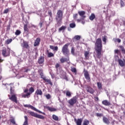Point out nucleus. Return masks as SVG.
Returning a JSON list of instances; mask_svg holds the SVG:
<instances>
[{
    "mask_svg": "<svg viewBox=\"0 0 125 125\" xmlns=\"http://www.w3.org/2000/svg\"><path fill=\"white\" fill-rule=\"evenodd\" d=\"M103 122L104 124H106V125H109V124H110V121L105 116L103 117Z\"/></svg>",
    "mask_w": 125,
    "mask_h": 125,
    "instance_id": "a211bd4d",
    "label": "nucleus"
},
{
    "mask_svg": "<svg viewBox=\"0 0 125 125\" xmlns=\"http://www.w3.org/2000/svg\"><path fill=\"white\" fill-rule=\"evenodd\" d=\"M35 94H36V95H40V96H42V89H37L35 91Z\"/></svg>",
    "mask_w": 125,
    "mask_h": 125,
    "instance_id": "412c9836",
    "label": "nucleus"
},
{
    "mask_svg": "<svg viewBox=\"0 0 125 125\" xmlns=\"http://www.w3.org/2000/svg\"><path fill=\"white\" fill-rule=\"evenodd\" d=\"M39 64H42L44 62V57L41 56L38 61Z\"/></svg>",
    "mask_w": 125,
    "mask_h": 125,
    "instance_id": "6ab92c4d",
    "label": "nucleus"
},
{
    "mask_svg": "<svg viewBox=\"0 0 125 125\" xmlns=\"http://www.w3.org/2000/svg\"><path fill=\"white\" fill-rule=\"evenodd\" d=\"M12 42V39H9L6 40L5 41V43L6 44H9V43H11Z\"/></svg>",
    "mask_w": 125,
    "mask_h": 125,
    "instance_id": "72a5a7b5",
    "label": "nucleus"
},
{
    "mask_svg": "<svg viewBox=\"0 0 125 125\" xmlns=\"http://www.w3.org/2000/svg\"><path fill=\"white\" fill-rule=\"evenodd\" d=\"M102 103L103 105H104V106H110V105H111V103L107 100L103 101Z\"/></svg>",
    "mask_w": 125,
    "mask_h": 125,
    "instance_id": "2eb2a0df",
    "label": "nucleus"
},
{
    "mask_svg": "<svg viewBox=\"0 0 125 125\" xmlns=\"http://www.w3.org/2000/svg\"><path fill=\"white\" fill-rule=\"evenodd\" d=\"M47 57H48L50 58V57H54V54H53V53H52L51 52H49L48 50H47Z\"/></svg>",
    "mask_w": 125,
    "mask_h": 125,
    "instance_id": "7c9ffc66",
    "label": "nucleus"
},
{
    "mask_svg": "<svg viewBox=\"0 0 125 125\" xmlns=\"http://www.w3.org/2000/svg\"><path fill=\"white\" fill-rule=\"evenodd\" d=\"M115 53H116V54H119V53L120 52V50L118 49H116L114 51Z\"/></svg>",
    "mask_w": 125,
    "mask_h": 125,
    "instance_id": "6e6d98bb",
    "label": "nucleus"
},
{
    "mask_svg": "<svg viewBox=\"0 0 125 125\" xmlns=\"http://www.w3.org/2000/svg\"><path fill=\"white\" fill-rule=\"evenodd\" d=\"M45 96L47 99H50L51 98V96H50V94H49L45 95Z\"/></svg>",
    "mask_w": 125,
    "mask_h": 125,
    "instance_id": "09e8293b",
    "label": "nucleus"
},
{
    "mask_svg": "<svg viewBox=\"0 0 125 125\" xmlns=\"http://www.w3.org/2000/svg\"><path fill=\"white\" fill-rule=\"evenodd\" d=\"M68 102L70 106H74V105L78 102V96H75L73 97L72 98L68 100Z\"/></svg>",
    "mask_w": 125,
    "mask_h": 125,
    "instance_id": "0eeeda50",
    "label": "nucleus"
},
{
    "mask_svg": "<svg viewBox=\"0 0 125 125\" xmlns=\"http://www.w3.org/2000/svg\"><path fill=\"white\" fill-rule=\"evenodd\" d=\"M44 81H45V83H48L49 84L52 86L53 84H52V82H51V80L48 79H45Z\"/></svg>",
    "mask_w": 125,
    "mask_h": 125,
    "instance_id": "c85d7f7f",
    "label": "nucleus"
},
{
    "mask_svg": "<svg viewBox=\"0 0 125 125\" xmlns=\"http://www.w3.org/2000/svg\"><path fill=\"white\" fill-rule=\"evenodd\" d=\"M81 36L79 35H76L74 37V38L72 39L73 42H77L78 41H80L81 40Z\"/></svg>",
    "mask_w": 125,
    "mask_h": 125,
    "instance_id": "aec40b11",
    "label": "nucleus"
},
{
    "mask_svg": "<svg viewBox=\"0 0 125 125\" xmlns=\"http://www.w3.org/2000/svg\"><path fill=\"white\" fill-rule=\"evenodd\" d=\"M66 28H67L66 26L62 25V27H61L59 29V32H61V31H65V30H66Z\"/></svg>",
    "mask_w": 125,
    "mask_h": 125,
    "instance_id": "c9c22d12",
    "label": "nucleus"
},
{
    "mask_svg": "<svg viewBox=\"0 0 125 125\" xmlns=\"http://www.w3.org/2000/svg\"><path fill=\"white\" fill-rule=\"evenodd\" d=\"M55 19L57 23H61V21L63 19V11L62 10H58Z\"/></svg>",
    "mask_w": 125,
    "mask_h": 125,
    "instance_id": "7ed1b4c3",
    "label": "nucleus"
},
{
    "mask_svg": "<svg viewBox=\"0 0 125 125\" xmlns=\"http://www.w3.org/2000/svg\"><path fill=\"white\" fill-rule=\"evenodd\" d=\"M119 48H120L121 50H122V49H125V47H124V46H123L122 45H120Z\"/></svg>",
    "mask_w": 125,
    "mask_h": 125,
    "instance_id": "4d7b16f0",
    "label": "nucleus"
},
{
    "mask_svg": "<svg viewBox=\"0 0 125 125\" xmlns=\"http://www.w3.org/2000/svg\"><path fill=\"white\" fill-rule=\"evenodd\" d=\"M9 11V8H7V9H5L3 13V14H7V13H8V12Z\"/></svg>",
    "mask_w": 125,
    "mask_h": 125,
    "instance_id": "49530a36",
    "label": "nucleus"
},
{
    "mask_svg": "<svg viewBox=\"0 0 125 125\" xmlns=\"http://www.w3.org/2000/svg\"><path fill=\"white\" fill-rule=\"evenodd\" d=\"M71 54H72L73 55H75V48H74V47H71Z\"/></svg>",
    "mask_w": 125,
    "mask_h": 125,
    "instance_id": "37998d69",
    "label": "nucleus"
},
{
    "mask_svg": "<svg viewBox=\"0 0 125 125\" xmlns=\"http://www.w3.org/2000/svg\"><path fill=\"white\" fill-rule=\"evenodd\" d=\"M21 34V31L19 30H17L15 32L16 36H19Z\"/></svg>",
    "mask_w": 125,
    "mask_h": 125,
    "instance_id": "a19ab883",
    "label": "nucleus"
},
{
    "mask_svg": "<svg viewBox=\"0 0 125 125\" xmlns=\"http://www.w3.org/2000/svg\"><path fill=\"white\" fill-rule=\"evenodd\" d=\"M70 45V43H67L64 44L62 48V52L63 55L67 56L70 54V50L68 46Z\"/></svg>",
    "mask_w": 125,
    "mask_h": 125,
    "instance_id": "f03ea898",
    "label": "nucleus"
},
{
    "mask_svg": "<svg viewBox=\"0 0 125 125\" xmlns=\"http://www.w3.org/2000/svg\"><path fill=\"white\" fill-rule=\"evenodd\" d=\"M120 6L121 7H125V3L124 2V1H123V0H120Z\"/></svg>",
    "mask_w": 125,
    "mask_h": 125,
    "instance_id": "c03bdc74",
    "label": "nucleus"
},
{
    "mask_svg": "<svg viewBox=\"0 0 125 125\" xmlns=\"http://www.w3.org/2000/svg\"><path fill=\"white\" fill-rule=\"evenodd\" d=\"M71 72H72V73H75V74H77V69L75 67L72 68Z\"/></svg>",
    "mask_w": 125,
    "mask_h": 125,
    "instance_id": "a18cd8bd",
    "label": "nucleus"
},
{
    "mask_svg": "<svg viewBox=\"0 0 125 125\" xmlns=\"http://www.w3.org/2000/svg\"><path fill=\"white\" fill-rule=\"evenodd\" d=\"M89 125V121L85 120L83 122V125Z\"/></svg>",
    "mask_w": 125,
    "mask_h": 125,
    "instance_id": "58836bf2",
    "label": "nucleus"
},
{
    "mask_svg": "<svg viewBox=\"0 0 125 125\" xmlns=\"http://www.w3.org/2000/svg\"><path fill=\"white\" fill-rule=\"evenodd\" d=\"M29 92H27L26 94H23L22 95V97L23 98H29L30 97L31 94L33 93L35 91V89L33 87H31L29 90H28Z\"/></svg>",
    "mask_w": 125,
    "mask_h": 125,
    "instance_id": "423d86ee",
    "label": "nucleus"
},
{
    "mask_svg": "<svg viewBox=\"0 0 125 125\" xmlns=\"http://www.w3.org/2000/svg\"><path fill=\"white\" fill-rule=\"evenodd\" d=\"M38 73L40 74V75H42V74H43L42 69H40L38 70Z\"/></svg>",
    "mask_w": 125,
    "mask_h": 125,
    "instance_id": "8fccbe9b",
    "label": "nucleus"
},
{
    "mask_svg": "<svg viewBox=\"0 0 125 125\" xmlns=\"http://www.w3.org/2000/svg\"><path fill=\"white\" fill-rule=\"evenodd\" d=\"M41 79H42L43 80H45L46 79V77L43 75V73L42 74H40Z\"/></svg>",
    "mask_w": 125,
    "mask_h": 125,
    "instance_id": "de8ad7c7",
    "label": "nucleus"
},
{
    "mask_svg": "<svg viewBox=\"0 0 125 125\" xmlns=\"http://www.w3.org/2000/svg\"><path fill=\"white\" fill-rule=\"evenodd\" d=\"M66 95L68 97H71V96H72V94H71V92H70L69 91H66Z\"/></svg>",
    "mask_w": 125,
    "mask_h": 125,
    "instance_id": "4c0bfd02",
    "label": "nucleus"
},
{
    "mask_svg": "<svg viewBox=\"0 0 125 125\" xmlns=\"http://www.w3.org/2000/svg\"><path fill=\"white\" fill-rule=\"evenodd\" d=\"M14 84V83H11L9 84L6 83L5 84H3V85H4L6 87H7V86H10V93L11 95H13V94H14V90H13Z\"/></svg>",
    "mask_w": 125,
    "mask_h": 125,
    "instance_id": "6e6552de",
    "label": "nucleus"
},
{
    "mask_svg": "<svg viewBox=\"0 0 125 125\" xmlns=\"http://www.w3.org/2000/svg\"><path fill=\"white\" fill-rule=\"evenodd\" d=\"M121 51H122V53H123V54H125V49H121Z\"/></svg>",
    "mask_w": 125,
    "mask_h": 125,
    "instance_id": "bf43d9fd",
    "label": "nucleus"
},
{
    "mask_svg": "<svg viewBox=\"0 0 125 125\" xmlns=\"http://www.w3.org/2000/svg\"><path fill=\"white\" fill-rule=\"evenodd\" d=\"M103 45L102 44V40L101 38H98L95 43V50L96 53L97 57L100 59L102 57V49Z\"/></svg>",
    "mask_w": 125,
    "mask_h": 125,
    "instance_id": "f257e3e1",
    "label": "nucleus"
},
{
    "mask_svg": "<svg viewBox=\"0 0 125 125\" xmlns=\"http://www.w3.org/2000/svg\"><path fill=\"white\" fill-rule=\"evenodd\" d=\"M28 24H29V22H28V21H25V24L23 25V30L25 33L29 32V28H28Z\"/></svg>",
    "mask_w": 125,
    "mask_h": 125,
    "instance_id": "4468645a",
    "label": "nucleus"
},
{
    "mask_svg": "<svg viewBox=\"0 0 125 125\" xmlns=\"http://www.w3.org/2000/svg\"><path fill=\"white\" fill-rule=\"evenodd\" d=\"M9 97V99L12 101V102H14L15 103L17 104V95L16 94H13L10 96V95H8Z\"/></svg>",
    "mask_w": 125,
    "mask_h": 125,
    "instance_id": "1a4fd4ad",
    "label": "nucleus"
},
{
    "mask_svg": "<svg viewBox=\"0 0 125 125\" xmlns=\"http://www.w3.org/2000/svg\"><path fill=\"white\" fill-rule=\"evenodd\" d=\"M28 91H29V89H25L24 90V93H28Z\"/></svg>",
    "mask_w": 125,
    "mask_h": 125,
    "instance_id": "13d9d810",
    "label": "nucleus"
},
{
    "mask_svg": "<svg viewBox=\"0 0 125 125\" xmlns=\"http://www.w3.org/2000/svg\"><path fill=\"white\" fill-rule=\"evenodd\" d=\"M78 14L82 17V20H84V18L86 17L85 15V12L84 11H81L78 12Z\"/></svg>",
    "mask_w": 125,
    "mask_h": 125,
    "instance_id": "ddd939ff",
    "label": "nucleus"
},
{
    "mask_svg": "<svg viewBox=\"0 0 125 125\" xmlns=\"http://www.w3.org/2000/svg\"><path fill=\"white\" fill-rule=\"evenodd\" d=\"M118 62L120 66H121V67H124V66H125V60H124V62L121 59H118Z\"/></svg>",
    "mask_w": 125,
    "mask_h": 125,
    "instance_id": "b1692460",
    "label": "nucleus"
},
{
    "mask_svg": "<svg viewBox=\"0 0 125 125\" xmlns=\"http://www.w3.org/2000/svg\"><path fill=\"white\" fill-rule=\"evenodd\" d=\"M48 14L50 17H52V12H51V11H49L48 12Z\"/></svg>",
    "mask_w": 125,
    "mask_h": 125,
    "instance_id": "603ef678",
    "label": "nucleus"
},
{
    "mask_svg": "<svg viewBox=\"0 0 125 125\" xmlns=\"http://www.w3.org/2000/svg\"><path fill=\"white\" fill-rule=\"evenodd\" d=\"M24 122L22 125H28V117L24 116Z\"/></svg>",
    "mask_w": 125,
    "mask_h": 125,
    "instance_id": "2f4dec72",
    "label": "nucleus"
},
{
    "mask_svg": "<svg viewBox=\"0 0 125 125\" xmlns=\"http://www.w3.org/2000/svg\"><path fill=\"white\" fill-rule=\"evenodd\" d=\"M123 23L124 25H125V21H123Z\"/></svg>",
    "mask_w": 125,
    "mask_h": 125,
    "instance_id": "338daca9",
    "label": "nucleus"
},
{
    "mask_svg": "<svg viewBox=\"0 0 125 125\" xmlns=\"http://www.w3.org/2000/svg\"><path fill=\"white\" fill-rule=\"evenodd\" d=\"M70 28H75L76 27V23L75 22L70 23L69 24Z\"/></svg>",
    "mask_w": 125,
    "mask_h": 125,
    "instance_id": "ea45409f",
    "label": "nucleus"
},
{
    "mask_svg": "<svg viewBox=\"0 0 125 125\" xmlns=\"http://www.w3.org/2000/svg\"><path fill=\"white\" fill-rule=\"evenodd\" d=\"M46 109H47V110H48V111H50V112H55L57 111V109L56 108L51 107L50 106H46Z\"/></svg>",
    "mask_w": 125,
    "mask_h": 125,
    "instance_id": "5701e85b",
    "label": "nucleus"
},
{
    "mask_svg": "<svg viewBox=\"0 0 125 125\" xmlns=\"http://www.w3.org/2000/svg\"><path fill=\"white\" fill-rule=\"evenodd\" d=\"M59 67H60V64L59 63H56V64L55 65V68L56 69H58V68H59Z\"/></svg>",
    "mask_w": 125,
    "mask_h": 125,
    "instance_id": "5fc2aeb1",
    "label": "nucleus"
},
{
    "mask_svg": "<svg viewBox=\"0 0 125 125\" xmlns=\"http://www.w3.org/2000/svg\"><path fill=\"white\" fill-rule=\"evenodd\" d=\"M24 107L25 108H28V109H31V110H33L34 111H36L37 112H39L40 114H42V112L40 110H37V108H36L35 107H34L33 105L30 104H24Z\"/></svg>",
    "mask_w": 125,
    "mask_h": 125,
    "instance_id": "9d476101",
    "label": "nucleus"
},
{
    "mask_svg": "<svg viewBox=\"0 0 125 125\" xmlns=\"http://www.w3.org/2000/svg\"><path fill=\"white\" fill-rule=\"evenodd\" d=\"M42 24H43V21H41L39 23V26H40V28H42Z\"/></svg>",
    "mask_w": 125,
    "mask_h": 125,
    "instance_id": "864d4df0",
    "label": "nucleus"
},
{
    "mask_svg": "<svg viewBox=\"0 0 125 125\" xmlns=\"http://www.w3.org/2000/svg\"><path fill=\"white\" fill-rule=\"evenodd\" d=\"M78 14H75L73 15V19L75 20V21H77L78 23H80L81 21H82V19H78Z\"/></svg>",
    "mask_w": 125,
    "mask_h": 125,
    "instance_id": "f3484780",
    "label": "nucleus"
},
{
    "mask_svg": "<svg viewBox=\"0 0 125 125\" xmlns=\"http://www.w3.org/2000/svg\"><path fill=\"white\" fill-rule=\"evenodd\" d=\"M32 27H34V28H36V25H32Z\"/></svg>",
    "mask_w": 125,
    "mask_h": 125,
    "instance_id": "774afa93",
    "label": "nucleus"
},
{
    "mask_svg": "<svg viewBox=\"0 0 125 125\" xmlns=\"http://www.w3.org/2000/svg\"><path fill=\"white\" fill-rule=\"evenodd\" d=\"M10 48L9 47H7V48L6 47H3L2 49L1 54L3 57H8L10 56Z\"/></svg>",
    "mask_w": 125,
    "mask_h": 125,
    "instance_id": "20e7f679",
    "label": "nucleus"
},
{
    "mask_svg": "<svg viewBox=\"0 0 125 125\" xmlns=\"http://www.w3.org/2000/svg\"><path fill=\"white\" fill-rule=\"evenodd\" d=\"M102 40H103V42H104V43H106V41H107V36H104L102 38Z\"/></svg>",
    "mask_w": 125,
    "mask_h": 125,
    "instance_id": "79ce46f5",
    "label": "nucleus"
},
{
    "mask_svg": "<svg viewBox=\"0 0 125 125\" xmlns=\"http://www.w3.org/2000/svg\"><path fill=\"white\" fill-rule=\"evenodd\" d=\"M116 41H117V42H118L119 43H120V42H121V39H116Z\"/></svg>",
    "mask_w": 125,
    "mask_h": 125,
    "instance_id": "052dcab7",
    "label": "nucleus"
},
{
    "mask_svg": "<svg viewBox=\"0 0 125 125\" xmlns=\"http://www.w3.org/2000/svg\"><path fill=\"white\" fill-rule=\"evenodd\" d=\"M64 80H66L67 81H69V80L68 79V77H67V76L64 77Z\"/></svg>",
    "mask_w": 125,
    "mask_h": 125,
    "instance_id": "e2e57ef3",
    "label": "nucleus"
},
{
    "mask_svg": "<svg viewBox=\"0 0 125 125\" xmlns=\"http://www.w3.org/2000/svg\"><path fill=\"white\" fill-rule=\"evenodd\" d=\"M50 48L52 49L53 51H57V50H58V47L57 46H54L52 45H50Z\"/></svg>",
    "mask_w": 125,
    "mask_h": 125,
    "instance_id": "bb28decb",
    "label": "nucleus"
},
{
    "mask_svg": "<svg viewBox=\"0 0 125 125\" xmlns=\"http://www.w3.org/2000/svg\"><path fill=\"white\" fill-rule=\"evenodd\" d=\"M60 61L62 63H65V62H67V61H69V59H67L66 58H62L60 59Z\"/></svg>",
    "mask_w": 125,
    "mask_h": 125,
    "instance_id": "393cba45",
    "label": "nucleus"
},
{
    "mask_svg": "<svg viewBox=\"0 0 125 125\" xmlns=\"http://www.w3.org/2000/svg\"><path fill=\"white\" fill-rule=\"evenodd\" d=\"M83 73L85 79L87 81V82H90V76H89V73H88V71L85 70V69H84Z\"/></svg>",
    "mask_w": 125,
    "mask_h": 125,
    "instance_id": "9b49d317",
    "label": "nucleus"
},
{
    "mask_svg": "<svg viewBox=\"0 0 125 125\" xmlns=\"http://www.w3.org/2000/svg\"><path fill=\"white\" fill-rule=\"evenodd\" d=\"M23 47L28 49V48H29V44H28L27 42H23Z\"/></svg>",
    "mask_w": 125,
    "mask_h": 125,
    "instance_id": "e433bc0d",
    "label": "nucleus"
},
{
    "mask_svg": "<svg viewBox=\"0 0 125 125\" xmlns=\"http://www.w3.org/2000/svg\"><path fill=\"white\" fill-rule=\"evenodd\" d=\"M111 113H112V114H115V111H111Z\"/></svg>",
    "mask_w": 125,
    "mask_h": 125,
    "instance_id": "69168bd1",
    "label": "nucleus"
},
{
    "mask_svg": "<svg viewBox=\"0 0 125 125\" xmlns=\"http://www.w3.org/2000/svg\"><path fill=\"white\" fill-rule=\"evenodd\" d=\"M89 19L91 21H93L95 19V15L94 13H92L89 17Z\"/></svg>",
    "mask_w": 125,
    "mask_h": 125,
    "instance_id": "c756f323",
    "label": "nucleus"
},
{
    "mask_svg": "<svg viewBox=\"0 0 125 125\" xmlns=\"http://www.w3.org/2000/svg\"><path fill=\"white\" fill-rule=\"evenodd\" d=\"M95 101H98V100H99V99H98V97H95Z\"/></svg>",
    "mask_w": 125,
    "mask_h": 125,
    "instance_id": "680f3d73",
    "label": "nucleus"
},
{
    "mask_svg": "<svg viewBox=\"0 0 125 125\" xmlns=\"http://www.w3.org/2000/svg\"><path fill=\"white\" fill-rule=\"evenodd\" d=\"M97 85L98 89H102V83L101 82H97Z\"/></svg>",
    "mask_w": 125,
    "mask_h": 125,
    "instance_id": "473e14b6",
    "label": "nucleus"
},
{
    "mask_svg": "<svg viewBox=\"0 0 125 125\" xmlns=\"http://www.w3.org/2000/svg\"><path fill=\"white\" fill-rule=\"evenodd\" d=\"M27 113L31 115L32 117H34V118H37L38 119H41V120H44V116L38 114L33 111H28Z\"/></svg>",
    "mask_w": 125,
    "mask_h": 125,
    "instance_id": "39448f33",
    "label": "nucleus"
},
{
    "mask_svg": "<svg viewBox=\"0 0 125 125\" xmlns=\"http://www.w3.org/2000/svg\"><path fill=\"white\" fill-rule=\"evenodd\" d=\"M74 122H75L77 125H82L83 120L81 119H78L77 120V119H74Z\"/></svg>",
    "mask_w": 125,
    "mask_h": 125,
    "instance_id": "4be33fe9",
    "label": "nucleus"
},
{
    "mask_svg": "<svg viewBox=\"0 0 125 125\" xmlns=\"http://www.w3.org/2000/svg\"><path fill=\"white\" fill-rule=\"evenodd\" d=\"M52 118L53 120L56 121V122H58V121H59V117H58V116H56L55 114H53Z\"/></svg>",
    "mask_w": 125,
    "mask_h": 125,
    "instance_id": "cd10ccee",
    "label": "nucleus"
},
{
    "mask_svg": "<svg viewBox=\"0 0 125 125\" xmlns=\"http://www.w3.org/2000/svg\"><path fill=\"white\" fill-rule=\"evenodd\" d=\"M89 55V52H88V51L84 52V55L85 58H86V59H88V58H89V57H88Z\"/></svg>",
    "mask_w": 125,
    "mask_h": 125,
    "instance_id": "f704fd0d",
    "label": "nucleus"
},
{
    "mask_svg": "<svg viewBox=\"0 0 125 125\" xmlns=\"http://www.w3.org/2000/svg\"><path fill=\"white\" fill-rule=\"evenodd\" d=\"M86 90L87 92L90 93V94H93L94 93V89L92 88L90 86L87 85L86 87Z\"/></svg>",
    "mask_w": 125,
    "mask_h": 125,
    "instance_id": "f8f14e48",
    "label": "nucleus"
},
{
    "mask_svg": "<svg viewBox=\"0 0 125 125\" xmlns=\"http://www.w3.org/2000/svg\"><path fill=\"white\" fill-rule=\"evenodd\" d=\"M9 121L10 123L13 125H15L16 124V122H15V118H14L13 117H11Z\"/></svg>",
    "mask_w": 125,
    "mask_h": 125,
    "instance_id": "a878e982",
    "label": "nucleus"
},
{
    "mask_svg": "<svg viewBox=\"0 0 125 125\" xmlns=\"http://www.w3.org/2000/svg\"><path fill=\"white\" fill-rule=\"evenodd\" d=\"M3 61V60L0 59V63H1Z\"/></svg>",
    "mask_w": 125,
    "mask_h": 125,
    "instance_id": "0e129e2a",
    "label": "nucleus"
},
{
    "mask_svg": "<svg viewBox=\"0 0 125 125\" xmlns=\"http://www.w3.org/2000/svg\"><path fill=\"white\" fill-rule=\"evenodd\" d=\"M96 115L97 117H103V114L102 113H97Z\"/></svg>",
    "mask_w": 125,
    "mask_h": 125,
    "instance_id": "3c124183",
    "label": "nucleus"
},
{
    "mask_svg": "<svg viewBox=\"0 0 125 125\" xmlns=\"http://www.w3.org/2000/svg\"><path fill=\"white\" fill-rule=\"evenodd\" d=\"M40 42H41V38H37L34 42V46H38V45H40Z\"/></svg>",
    "mask_w": 125,
    "mask_h": 125,
    "instance_id": "dca6fc26",
    "label": "nucleus"
}]
</instances>
